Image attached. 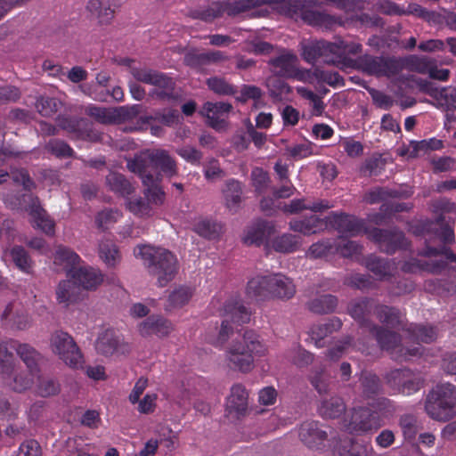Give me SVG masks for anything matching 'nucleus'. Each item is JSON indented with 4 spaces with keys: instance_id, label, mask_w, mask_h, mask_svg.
Instances as JSON below:
<instances>
[{
    "instance_id": "obj_1",
    "label": "nucleus",
    "mask_w": 456,
    "mask_h": 456,
    "mask_svg": "<svg viewBox=\"0 0 456 456\" xmlns=\"http://www.w3.org/2000/svg\"><path fill=\"white\" fill-rule=\"evenodd\" d=\"M269 4L280 12L292 17L300 13L301 18L310 25L324 26L332 28L335 25L342 26L344 23L339 17L326 12L305 10L302 8L300 1L295 0H224L214 2L207 8L196 9L189 12L192 19L212 22L224 14L234 17L252 9Z\"/></svg>"
},
{
    "instance_id": "obj_2",
    "label": "nucleus",
    "mask_w": 456,
    "mask_h": 456,
    "mask_svg": "<svg viewBox=\"0 0 456 456\" xmlns=\"http://www.w3.org/2000/svg\"><path fill=\"white\" fill-rule=\"evenodd\" d=\"M134 253L142 261L148 274L156 279L159 287H166L178 273V260L167 248L143 244L136 246Z\"/></svg>"
},
{
    "instance_id": "obj_3",
    "label": "nucleus",
    "mask_w": 456,
    "mask_h": 456,
    "mask_svg": "<svg viewBox=\"0 0 456 456\" xmlns=\"http://www.w3.org/2000/svg\"><path fill=\"white\" fill-rule=\"evenodd\" d=\"M265 351L259 336L254 330L241 329L228 346L225 360L231 370L248 373L255 367L254 355H263Z\"/></svg>"
},
{
    "instance_id": "obj_4",
    "label": "nucleus",
    "mask_w": 456,
    "mask_h": 456,
    "mask_svg": "<svg viewBox=\"0 0 456 456\" xmlns=\"http://www.w3.org/2000/svg\"><path fill=\"white\" fill-rule=\"evenodd\" d=\"M126 167L132 173L138 175H160L172 178L178 175L176 160L164 149H147L140 151L134 159L127 160Z\"/></svg>"
},
{
    "instance_id": "obj_5",
    "label": "nucleus",
    "mask_w": 456,
    "mask_h": 456,
    "mask_svg": "<svg viewBox=\"0 0 456 456\" xmlns=\"http://www.w3.org/2000/svg\"><path fill=\"white\" fill-rule=\"evenodd\" d=\"M247 292L257 299L273 297L288 300L294 297L296 286L293 281L282 273L256 276L248 282Z\"/></svg>"
},
{
    "instance_id": "obj_6",
    "label": "nucleus",
    "mask_w": 456,
    "mask_h": 456,
    "mask_svg": "<svg viewBox=\"0 0 456 456\" xmlns=\"http://www.w3.org/2000/svg\"><path fill=\"white\" fill-rule=\"evenodd\" d=\"M425 409L434 419H452L456 416V387L450 383L436 385L427 396Z\"/></svg>"
},
{
    "instance_id": "obj_7",
    "label": "nucleus",
    "mask_w": 456,
    "mask_h": 456,
    "mask_svg": "<svg viewBox=\"0 0 456 456\" xmlns=\"http://www.w3.org/2000/svg\"><path fill=\"white\" fill-rule=\"evenodd\" d=\"M131 74L137 81L154 86L149 93V96L152 99L160 102L177 100L175 82L167 74L147 68H132Z\"/></svg>"
},
{
    "instance_id": "obj_8",
    "label": "nucleus",
    "mask_w": 456,
    "mask_h": 456,
    "mask_svg": "<svg viewBox=\"0 0 456 456\" xmlns=\"http://www.w3.org/2000/svg\"><path fill=\"white\" fill-rule=\"evenodd\" d=\"M368 332L377 340L379 347L389 353L392 359L396 362H406L413 356L421 354L420 346L412 348L403 346L401 335L383 326L375 324Z\"/></svg>"
},
{
    "instance_id": "obj_9",
    "label": "nucleus",
    "mask_w": 456,
    "mask_h": 456,
    "mask_svg": "<svg viewBox=\"0 0 456 456\" xmlns=\"http://www.w3.org/2000/svg\"><path fill=\"white\" fill-rule=\"evenodd\" d=\"M365 233L377 245L378 248L387 255H393L399 250H406L410 246L404 232L395 226L390 228L372 227L366 230Z\"/></svg>"
},
{
    "instance_id": "obj_10",
    "label": "nucleus",
    "mask_w": 456,
    "mask_h": 456,
    "mask_svg": "<svg viewBox=\"0 0 456 456\" xmlns=\"http://www.w3.org/2000/svg\"><path fill=\"white\" fill-rule=\"evenodd\" d=\"M400 62L395 57L363 54L354 61L355 67L370 76L393 77L401 72Z\"/></svg>"
},
{
    "instance_id": "obj_11",
    "label": "nucleus",
    "mask_w": 456,
    "mask_h": 456,
    "mask_svg": "<svg viewBox=\"0 0 456 456\" xmlns=\"http://www.w3.org/2000/svg\"><path fill=\"white\" fill-rule=\"evenodd\" d=\"M53 351L69 367L82 366L83 355L73 338L64 331H56L51 337Z\"/></svg>"
},
{
    "instance_id": "obj_12",
    "label": "nucleus",
    "mask_w": 456,
    "mask_h": 456,
    "mask_svg": "<svg viewBox=\"0 0 456 456\" xmlns=\"http://www.w3.org/2000/svg\"><path fill=\"white\" fill-rule=\"evenodd\" d=\"M386 383L398 393L411 395L424 386V379L419 372L411 369H395L384 376Z\"/></svg>"
},
{
    "instance_id": "obj_13",
    "label": "nucleus",
    "mask_w": 456,
    "mask_h": 456,
    "mask_svg": "<svg viewBox=\"0 0 456 456\" xmlns=\"http://www.w3.org/2000/svg\"><path fill=\"white\" fill-rule=\"evenodd\" d=\"M346 430L351 434L362 435L377 430L383 426L376 411L368 407L354 408L345 419Z\"/></svg>"
},
{
    "instance_id": "obj_14",
    "label": "nucleus",
    "mask_w": 456,
    "mask_h": 456,
    "mask_svg": "<svg viewBox=\"0 0 456 456\" xmlns=\"http://www.w3.org/2000/svg\"><path fill=\"white\" fill-rule=\"evenodd\" d=\"M378 302L370 297L355 299L348 304V314L354 318L361 328L369 331L376 323L371 320L376 313Z\"/></svg>"
},
{
    "instance_id": "obj_15",
    "label": "nucleus",
    "mask_w": 456,
    "mask_h": 456,
    "mask_svg": "<svg viewBox=\"0 0 456 456\" xmlns=\"http://www.w3.org/2000/svg\"><path fill=\"white\" fill-rule=\"evenodd\" d=\"M115 4L110 0H87L85 10L86 17L99 26L110 25L115 18Z\"/></svg>"
},
{
    "instance_id": "obj_16",
    "label": "nucleus",
    "mask_w": 456,
    "mask_h": 456,
    "mask_svg": "<svg viewBox=\"0 0 456 456\" xmlns=\"http://www.w3.org/2000/svg\"><path fill=\"white\" fill-rule=\"evenodd\" d=\"M327 224H330L339 232L349 236H356L362 232L365 233L367 230L362 220L345 213L338 214L331 212L327 216Z\"/></svg>"
},
{
    "instance_id": "obj_17",
    "label": "nucleus",
    "mask_w": 456,
    "mask_h": 456,
    "mask_svg": "<svg viewBox=\"0 0 456 456\" xmlns=\"http://www.w3.org/2000/svg\"><path fill=\"white\" fill-rule=\"evenodd\" d=\"M69 278L77 284L79 289L86 291H95L103 282L104 275L97 268L92 266H78L71 270Z\"/></svg>"
},
{
    "instance_id": "obj_18",
    "label": "nucleus",
    "mask_w": 456,
    "mask_h": 456,
    "mask_svg": "<svg viewBox=\"0 0 456 456\" xmlns=\"http://www.w3.org/2000/svg\"><path fill=\"white\" fill-rule=\"evenodd\" d=\"M228 56L221 51L200 53L196 49L188 51L183 56V64L191 69H202L206 66L228 61Z\"/></svg>"
},
{
    "instance_id": "obj_19",
    "label": "nucleus",
    "mask_w": 456,
    "mask_h": 456,
    "mask_svg": "<svg viewBox=\"0 0 456 456\" xmlns=\"http://www.w3.org/2000/svg\"><path fill=\"white\" fill-rule=\"evenodd\" d=\"M28 197L29 203L26 209L32 217L33 227L40 229L46 235H53L55 224L42 208L39 199L33 195H28Z\"/></svg>"
},
{
    "instance_id": "obj_20",
    "label": "nucleus",
    "mask_w": 456,
    "mask_h": 456,
    "mask_svg": "<svg viewBox=\"0 0 456 456\" xmlns=\"http://www.w3.org/2000/svg\"><path fill=\"white\" fill-rule=\"evenodd\" d=\"M232 109V105L229 102H212L204 103L201 113L206 115L208 125L216 131L225 130L227 122L223 118L224 114H228Z\"/></svg>"
},
{
    "instance_id": "obj_21",
    "label": "nucleus",
    "mask_w": 456,
    "mask_h": 456,
    "mask_svg": "<svg viewBox=\"0 0 456 456\" xmlns=\"http://www.w3.org/2000/svg\"><path fill=\"white\" fill-rule=\"evenodd\" d=\"M60 128L72 134V138L80 140H94L95 134L90 122L86 118H70L59 116Z\"/></svg>"
},
{
    "instance_id": "obj_22",
    "label": "nucleus",
    "mask_w": 456,
    "mask_h": 456,
    "mask_svg": "<svg viewBox=\"0 0 456 456\" xmlns=\"http://www.w3.org/2000/svg\"><path fill=\"white\" fill-rule=\"evenodd\" d=\"M364 265L379 281L389 280L395 269L392 260L373 254L365 257Z\"/></svg>"
},
{
    "instance_id": "obj_23",
    "label": "nucleus",
    "mask_w": 456,
    "mask_h": 456,
    "mask_svg": "<svg viewBox=\"0 0 456 456\" xmlns=\"http://www.w3.org/2000/svg\"><path fill=\"white\" fill-rule=\"evenodd\" d=\"M105 183L110 191L125 199L134 194L136 189L125 175L116 171H110L106 175Z\"/></svg>"
},
{
    "instance_id": "obj_24",
    "label": "nucleus",
    "mask_w": 456,
    "mask_h": 456,
    "mask_svg": "<svg viewBox=\"0 0 456 456\" xmlns=\"http://www.w3.org/2000/svg\"><path fill=\"white\" fill-rule=\"evenodd\" d=\"M274 232V226L268 221L259 220L251 225L243 240L247 245L265 244Z\"/></svg>"
},
{
    "instance_id": "obj_25",
    "label": "nucleus",
    "mask_w": 456,
    "mask_h": 456,
    "mask_svg": "<svg viewBox=\"0 0 456 456\" xmlns=\"http://www.w3.org/2000/svg\"><path fill=\"white\" fill-rule=\"evenodd\" d=\"M172 330L170 322L167 319L159 316L151 315L139 325L140 334L143 337L151 335H157L159 337H166Z\"/></svg>"
},
{
    "instance_id": "obj_26",
    "label": "nucleus",
    "mask_w": 456,
    "mask_h": 456,
    "mask_svg": "<svg viewBox=\"0 0 456 456\" xmlns=\"http://www.w3.org/2000/svg\"><path fill=\"white\" fill-rule=\"evenodd\" d=\"M142 179L144 188V195L150 203L161 205L165 200V192L160 186L162 181L160 175H139Z\"/></svg>"
},
{
    "instance_id": "obj_27",
    "label": "nucleus",
    "mask_w": 456,
    "mask_h": 456,
    "mask_svg": "<svg viewBox=\"0 0 456 456\" xmlns=\"http://www.w3.org/2000/svg\"><path fill=\"white\" fill-rule=\"evenodd\" d=\"M300 440L309 448L322 444L327 439V433L322 430L316 421H305L299 428Z\"/></svg>"
},
{
    "instance_id": "obj_28",
    "label": "nucleus",
    "mask_w": 456,
    "mask_h": 456,
    "mask_svg": "<svg viewBox=\"0 0 456 456\" xmlns=\"http://www.w3.org/2000/svg\"><path fill=\"white\" fill-rule=\"evenodd\" d=\"M297 57L290 53H286L273 58L269 61L272 66L273 75H278L285 78H292L296 77V64Z\"/></svg>"
},
{
    "instance_id": "obj_29",
    "label": "nucleus",
    "mask_w": 456,
    "mask_h": 456,
    "mask_svg": "<svg viewBox=\"0 0 456 456\" xmlns=\"http://www.w3.org/2000/svg\"><path fill=\"white\" fill-rule=\"evenodd\" d=\"M327 227V216L324 219H322L317 216L313 215L304 219H294L289 222L290 230L296 232H300L304 235H311L320 232Z\"/></svg>"
},
{
    "instance_id": "obj_30",
    "label": "nucleus",
    "mask_w": 456,
    "mask_h": 456,
    "mask_svg": "<svg viewBox=\"0 0 456 456\" xmlns=\"http://www.w3.org/2000/svg\"><path fill=\"white\" fill-rule=\"evenodd\" d=\"M361 395L364 399H374L384 391L379 377L371 371L363 370L359 377Z\"/></svg>"
},
{
    "instance_id": "obj_31",
    "label": "nucleus",
    "mask_w": 456,
    "mask_h": 456,
    "mask_svg": "<svg viewBox=\"0 0 456 456\" xmlns=\"http://www.w3.org/2000/svg\"><path fill=\"white\" fill-rule=\"evenodd\" d=\"M248 394L241 384H235L231 388L227 399L226 409L230 413L235 412L238 416L244 415L248 409Z\"/></svg>"
},
{
    "instance_id": "obj_32",
    "label": "nucleus",
    "mask_w": 456,
    "mask_h": 456,
    "mask_svg": "<svg viewBox=\"0 0 456 456\" xmlns=\"http://www.w3.org/2000/svg\"><path fill=\"white\" fill-rule=\"evenodd\" d=\"M222 316L232 323L241 325L250 320V312L238 300H227L223 307Z\"/></svg>"
},
{
    "instance_id": "obj_33",
    "label": "nucleus",
    "mask_w": 456,
    "mask_h": 456,
    "mask_svg": "<svg viewBox=\"0 0 456 456\" xmlns=\"http://www.w3.org/2000/svg\"><path fill=\"white\" fill-rule=\"evenodd\" d=\"M342 327V322L338 317L327 320L324 323L314 325L311 328V339L315 342L316 346L322 347L324 346L322 340L327 336L338 331Z\"/></svg>"
},
{
    "instance_id": "obj_34",
    "label": "nucleus",
    "mask_w": 456,
    "mask_h": 456,
    "mask_svg": "<svg viewBox=\"0 0 456 456\" xmlns=\"http://www.w3.org/2000/svg\"><path fill=\"white\" fill-rule=\"evenodd\" d=\"M375 315L381 323L392 329L398 328L403 324V313L395 306L378 303Z\"/></svg>"
},
{
    "instance_id": "obj_35",
    "label": "nucleus",
    "mask_w": 456,
    "mask_h": 456,
    "mask_svg": "<svg viewBox=\"0 0 456 456\" xmlns=\"http://www.w3.org/2000/svg\"><path fill=\"white\" fill-rule=\"evenodd\" d=\"M81 261L80 256L71 248L60 245L54 254V264L63 266V270L69 277L71 270L77 269Z\"/></svg>"
},
{
    "instance_id": "obj_36",
    "label": "nucleus",
    "mask_w": 456,
    "mask_h": 456,
    "mask_svg": "<svg viewBox=\"0 0 456 456\" xmlns=\"http://www.w3.org/2000/svg\"><path fill=\"white\" fill-rule=\"evenodd\" d=\"M226 208L232 214L236 213L241 203L242 187L239 181L228 180L223 189Z\"/></svg>"
},
{
    "instance_id": "obj_37",
    "label": "nucleus",
    "mask_w": 456,
    "mask_h": 456,
    "mask_svg": "<svg viewBox=\"0 0 456 456\" xmlns=\"http://www.w3.org/2000/svg\"><path fill=\"white\" fill-rule=\"evenodd\" d=\"M346 403L339 396L323 399L318 407L319 414L324 419H337L346 411Z\"/></svg>"
},
{
    "instance_id": "obj_38",
    "label": "nucleus",
    "mask_w": 456,
    "mask_h": 456,
    "mask_svg": "<svg viewBox=\"0 0 456 456\" xmlns=\"http://www.w3.org/2000/svg\"><path fill=\"white\" fill-rule=\"evenodd\" d=\"M337 297L331 294L320 295L307 303V308L317 314H328L333 313L338 306Z\"/></svg>"
},
{
    "instance_id": "obj_39",
    "label": "nucleus",
    "mask_w": 456,
    "mask_h": 456,
    "mask_svg": "<svg viewBox=\"0 0 456 456\" xmlns=\"http://www.w3.org/2000/svg\"><path fill=\"white\" fill-rule=\"evenodd\" d=\"M120 346V340L113 330L102 332L95 343L97 352L102 355H112Z\"/></svg>"
},
{
    "instance_id": "obj_40",
    "label": "nucleus",
    "mask_w": 456,
    "mask_h": 456,
    "mask_svg": "<svg viewBox=\"0 0 456 456\" xmlns=\"http://www.w3.org/2000/svg\"><path fill=\"white\" fill-rule=\"evenodd\" d=\"M10 347L16 351L31 372L37 370L40 354L35 348L28 344H21L15 340L10 342Z\"/></svg>"
},
{
    "instance_id": "obj_41",
    "label": "nucleus",
    "mask_w": 456,
    "mask_h": 456,
    "mask_svg": "<svg viewBox=\"0 0 456 456\" xmlns=\"http://www.w3.org/2000/svg\"><path fill=\"white\" fill-rule=\"evenodd\" d=\"M1 319L6 326L13 330H22L28 326V315L24 313H13V304L12 303L6 305Z\"/></svg>"
},
{
    "instance_id": "obj_42",
    "label": "nucleus",
    "mask_w": 456,
    "mask_h": 456,
    "mask_svg": "<svg viewBox=\"0 0 456 456\" xmlns=\"http://www.w3.org/2000/svg\"><path fill=\"white\" fill-rule=\"evenodd\" d=\"M308 380L319 395H325L330 391V375L324 367L313 368L308 375Z\"/></svg>"
},
{
    "instance_id": "obj_43",
    "label": "nucleus",
    "mask_w": 456,
    "mask_h": 456,
    "mask_svg": "<svg viewBox=\"0 0 456 456\" xmlns=\"http://www.w3.org/2000/svg\"><path fill=\"white\" fill-rule=\"evenodd\" d=\"M78 289L72 279L60 281L56 289L57 300L67 305L77 302L79 299Z\"/></svg>"
},
{
    "instance_id": "obj_44",
    "label": "nucleus",
    "mask_w": 456,
    "mask_h": 456,
    "mask_svg": "<svg viewBox=\"0 0 456 456\" xmlns=\"http://www.w3.org/2000/svg\"><path fill=\"white\" fill-rule=\"evenodd\" d=\"M302 244L301 237L290 233H284L276 237L272 246L273 249L280 253H291L299 249Z\"/></svg>"
},
{
    "instance_id": "obj_45",
    "label": "nucleus",
    "mask_w": 456,
    "mask_h": 456,
    "mask_svg": "<svg viewBox=\"0 0 456 456\" xmlns=\"http://www.w3.org/2000/svg\"><path fill=\"white\" fill-rule=\"evenodd\" d=\"M281 77L278 75H273L265 81L269 94L275 101H281L282 94L291 93V87Z\"/></svg>"
},
{
    "instance_id": "obj_46",
    "label": "nucleus",
    "mask_w": 456,
    "mask_h": 456,
    "mask_svg": "<svg viewBox=\"0 0 456 456\" xmlns=\"http://www.w3.org/2000/svg\"><path fill=\"white\" fill-rule=\"evenodd\" d=\"M206 84L213 93L218 95H235L238 92L236 86L222 77H211L207 79Z\"/></svg>"
},
{
    "instance_id": "obj_47",
    "label": "nucleus",
    "mask_w": 456,
    "mask_h": 456,
    "mask_svg": "<svg viewBox=\"0 0 456 456\" xmlns=\"http://www.w3.org/2000/svg\"><path fill=\"white\" fill-rule=\"evenodd\" d=\"M369 405L371 411H376L380 419L381 417L390 418L396 411V406L394 402L384 396H376Z\"/></svg>"
},
{
    "instance_id": "obj_48",
    "label": "nucleus",
    "mask_w": 456,
    "mask_h": 456,
    "mask_svg": "<svg viewBox=\"0 0 456 456\" xmlns=\"http://www.w3.org/2000/svg\"><path fill=\"white\" fill-rule=\"evenodd\" d=\"M12 260L21 271L30 273L33 268V261L22 246H14L10 251Z\"/></svg>"
},
{
    "instance_id": "obj_49",
    "label": "nucleus",
    "mask_w": 456,
    "mask_h": 456,
    "mask_svg": "<svg viewBox=\"0 0 456 456\" xmlns=\"http://www.w3.org/2000/svg\"><path fill=\"white\" fill-rule=\"evenodd\" d=\"M99 256L108 266L110 267L115 266L119 260L117 246L109 240L100 242Z\"/></svg>"
},
{
    "instance_id": "obj_50",
    "label": "nucleus",
    "mask_w": 456,
    "mask_h": 456,
    "mask_svg": "<svg viewBox=\"0 0 456 456\" xmlns=\"http://www.w3.org/2000/svg\"><path fill=\"white\" fill-rule=\"evenodd\" d=\"M399 426L404 438L408 441L415 439L419 427L417 418L412 414H403L399 419Z\"/></svg>"
},
{
    "instance_id": "obj_51",
    "label": "nucleus",
    "mask_w": 456,
    "mask_h": 456,
    "mask_svg": "<svg viewBox=\"0 0 456 456\" xmlns=\"http://www.w3.org/2000/svg\"><path fill=\"white\" fill-rule=\"evenodd\" d=\"M439 104L446 110V117L449 120L454 119V110H456V86L442 88Z\"/></svg>"
},
{
    "instance_id": "obj_52",
    "label": "nucleus",
    "mask_w": 456,
    "mask_h": 456,
    "mask_svg": "<svg viewBox=\"0 0 456 456\" xmlns=\"http://www.w3.org/2000/svg\"><path fill=\"white\" fill-rule=\"evenodd\" d=\"M61 105V102L58 99L49 96H40L35 104L38 113L43 117H52L59 110Z\"/></svg>"
},
{
    "instance_id": "obj_53",
    "label": "nucleus",
    "mask_w": 456,
    "mask_h": 456,
    "mask_svg": "<svg viewBox=\"0 0 456 456\" xmlns=\"http://www.w3.org/2000/svg\"><path fill=\"white\" fill-rule=\"evenodd\" d=\"M322 60L326 64L338 66L342 64L338 41L329 42L322 40Z\"/></svg>"
},
{
    "instance_id": "obj_54",
    "label": "nucleus",
    "mask_w": 456,
    "mask_h": 456,
    "mask_svg": "<svg viewBox=\"0 0 456 456\" xmlns=\"http://www.w3.org/2000/svg\"><path fill=\"white\" fill-rule=\"evenodd\" d=\"M312 77L318 82L326 83L330 86H344L343 77L337 71H326L319 67H315L312 71Z\"/></svg>"
},
{
    "instance_id": "obj_55",
    "label": "nucleus",
    "mask_w": 456,
    "mask_h": 456,
    "mask_svg": "<svg viewBox=\"0 0 456 456\" xmlns=\"http://www.w3.org/2000/svg\"><path fill=\"white\" fill-rule=\"evenodd\" d=\"M86 114L94 118L97 122L102 124H114L115 113L112 109L90 105L86 109Z\"/></svg>"
},
{
    "instance_id": "obj_56",
    "label": "nucleus",
    "mask_w": 456,
    "mask_h": 456,
    "mask_svg": "<svg viewBox=\"0 0 456 456\" xmlns=\"http://www.w3.org/2000/svg\"><path fill=\"white\" fill-rule=\"evenodd\" d=\"M191 297V291L189 288L180 287L175 289L168 296V305L166 306L167 310L182 307L187 304Z\"/></svg>"
},
{
    "instance_id": "obj_57",
    "label": "nucleus",
    "mask_w": 456,
    "mask_h": 456,
    "mask_svg": "<svg viewBox=\"0 0 456 456\" xmlns=\"http://www.w3.org/2000/svg\"><path fill=\"white\" fill-rule=\"evenodd\" d=\"M45 149L57 158H71L74 156L73 149L64 141L52 139L45 145Z\"/></svg>"
},
{
    "instance_id": "obj_58",
    "label": "nucleus",
    "mask_w": 456,
    "mask_h": 456,
    "mask_svg": "<svg viewBox=\"0 0 456 456\" xmlns=\"http://www.w3.org/2000/svg\"><path fill=\"white\" fill-rule=\"evenodd\" d=\"M194 231L199 235L212 240L218 237L221 225L211 220H202L195 224Z\"/></svg>"
},
{
    "instance_id": "obj_59",
    "label": "nucleus",
    "mask_w": 456,
    "mask_h": 456,
    "mask_svg": "<svg viewBox=\"0 0 456 456\" xmlns=\"http://www.w3.org/2000/svg\"><path fill=\"white\" fill-rule=\"evenodd\" d=\"M142 105L121 106L113 108L115 123H122L135 118L142 112Z\"/></svg>"
},
{
    "instance_id": "obj_60",
    "label": "nucleus",
    "mask_w": 456,
    "mask_h": 456,
    "mask_svg": "<svg viewBox=\"0 0 456 456\" xmlns=\"http://www.w3.org/2000/svg\"><path fill=\"white\" fill-rule=\"evenodd\" d=\"M322 40L310 42L302 46V56L305 61L314 64L318 59H322Z\"/></svg>"
},
{
    "instance_id": "obj_61",
    "label": "nucleus",
    "mask_w": 456,
    "mask_h": 456,
    "mask_svg": "<svg viewBox=\"0 0 456 456\" xmlns=\"http://www.w3.org/2000/svg\"><path fill=\"white\" fill-rule=\"evenodd\" d=\"M128 210L138 216H151V208L148 200H145L142 197L135 199L126 198V202Z\"/></svg>"
},
{
    "instance_id": "obj_62",
    "label": "nucleus",
    "mask_w": 456,
    "mask_h": 456,
    "mask_svg": "<svg viewBox=\"0 0 456 456\" xmlns=\"http://www.w3.org/2000/svg\"><path fill=\"white\" fill-rule=\"evenodd\" d=\"M397 61H399L400 66H402L401 71L406 68L419 73H424L428 64L425 58H419L416 55H411L406 58H397Z\"/></svg>"
},
{
    "instance_id": "obj_63",
    "label": "nucleus",
    "mask_w": 456,
    "mask_h": 456,
    "mask_svg": "<svg viewBox=\"0 0 456 456\" xmlns=\"http://www.w3.org/2000/svg\"><path fill=\"white\" fill-rule=\"evenodd\" d=\"M412 335L423 343H431L436 339L437 331L433 326L415 325L411 328Z\"/></svg>"
},
{
    "instance_id": "obj_64",
    "label": "nucleus",
    "mask_w": 456,
    "mask_h": 456,
    "mask_svg": "<svg viewBox=\"0 0 456 456\" xmlns=\"http://www.w3.org/2000/svg\"><path fill=\"white\" fill-rule=\"evenodd\" d=\"M345 283L357 289H365L373 287L371 277L368 274L362 273H354L347 276L345 280Z\"/></svg>"
}]
</instances>
